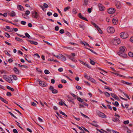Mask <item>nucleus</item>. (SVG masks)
<instances>
[{
  "label": "nucleus",
  "instance_id": "obj_1",
  "mask_svg": "<svg viewBox=\"0 0 133 133\" xmlns=\"http://www.w3.org/2000/svg\"><path fill=\"white\" fill-rule=\"evenodd\" d=\"M111 42L114 45H117L121 43L120 39L117 37L114 38L111 41Z\"/></svg>",
  "mask_w": 133,
  "mask_h": 133
},
{
  "label": "nucleus",
  "instance_id": "obj_2",
  "mask_svg": "<svg viewBox=\"0 0 133 133\" xmlns=\"http://www.w3.org/2000/svg\"><path fill=\"white\" fill-rule=\"evenodd\" d=\"M3 78L7 82L10 83H12L13 82L12 79L10 77L6 75H4L3 76Z\"/></svg>",
  "mask_w": 133,
  "mask_h": 133
},
{
  "label": "nucleus",
  "instance_id": "obj_3",
  "mask_svg": "<svg viewBox=\"0 0 133 133\" xmlns=\"http://www.w3.org/2000/svg\"><path fill=\"white\" fill-rule=\"evenodd\" d=\"M96 114L99 117L104 118H105L107 117L104 114L99 111L96 112Z\"/></svg>",
  "mask_w": 133,
  "mask_h": 133
},
{
  "label": "nucleus",
  "instance_id": "obj_4",
  "mask_svg": "<svg viewBox=\"0 0 133 133\" xmlns=\"http://www.w3.org/2000/svg\"><path fill=\"white\" fill-rule=\"evenodd\" d=\"M32 17L36 19H37L39 17V14L35 11L31 12Z\"/></svg>",
  "mask_w": 133,
  "mask_h": 133
},
{
  "label": "nucleus",
  "instance_id": "obj_5",
  "mask_svg": "<svg viewBox=\"0 0 133 133\" xmlns=\"http://www.w3.org/2000/svg\"><path fill=\"white\" fill-rule=\"evenodd\" d=\"M120 37L123 39H125L128 36V35L127 33L122 32L120 34Z\"/></svg>",
  "mask_w": 133,
  "mask_h": 133
},
{
  "label": "nucleus",
  "instance_id": "obj_6",
  "mask_svg": "<svg viewBox=\"0 0 133 133\" xmlns=\"http://www.w3.org/2000/svg\"><path fill=\"white\" fill-rule=\"evenodd\" d=\"M108 32L109 33H113L115 32V30L112 27H109L107 29Z\"/></svg>",
  "mask_w": 133,
  "mask_h": 133
},
{
  "label": "nucleus",
  "instance_id": "obj_7",
  "mask_svg": "<svg viewBox=\"0 0 133 133\" xmlns=\"http://www.w3.org/2000/svg\"><path fill=\"white\" fill-rule=\"evenodd\" d=\"M115 5L117 8L118 9H120L121 7V4L120 1H116L115 2Z\"/></svg>",
  "mask_w": 133,
  "mask_h": 133
},
{
  "label": "nucleus",
  "instance_id": "obj_8",
  "mask_svg": "<svg viewBox=\"0 0 133 133\" xmlns=\"http://www.w3.org/2000/svg\"><path fill=\"white\" fill-rule=\"evenodd\" d=\"M116 11L115 9L111 8L109 9L108 10V13L109 14H111L114 13Z\"/></svg>",
  "mask_w": 133,
  "mask_h": 133
},
{
  "label": "nucleus",
  "instance_id": "obj_9",
  "mask_svg": "<svg viewBox=\"0 0 133 133\" xmlns=\"http://www.w3.org/2000/svg\"><path fill=\"white\" fill-rule=\"evenodd\" d=\"M98 7L99 10L101 11H104L105 10L104 7L101 4H98Z\"/></svg>",
  "mask_w": 133,
  "mask_h": 133
},
{
  "label": "nucleus",
  "instance_id": "obj_10",
  "mask_svg": "<svg viewBox=\"0 0 133 133\" xmlns=\"http://www.w3.org/2000/svg\"><path fill=\"white\" fill-rule=\"evenodd\" d=\"M117 54L119 56L123 57L125 58L127 56V55L124 54V53H121L120 52H118Z\"/></svg>",
  "mask_w": 133,
  "mask_h": 133
},
{
  "label": "nucleus",
  "instance_id": "obj_11",
  "mask_svg": "<svg viewBox=\"0 0 133 133\" xmlns=\"http://www.w3.org/2000/svg\"><path fill=\"white\" fill-rule=\"evenodd\" d=\"M125 47L123 46H122L120 47V50L119 52L120 53H123L125 51Z\"/></svg>",
  "mask_w": 133,
  "mask_h": 133
},
{
  "label": "nucleus",
  "instance_id": "obj_12",
  "mask_svg": "<svg viewBox=\"0 0 133 133\" xmlns=\"http://www.w3.org/2000/svg\"><path fill=\"white\" fill-rule=\"evenodd\" d=\"M78 16L80 18L84 20L87 21H88V20L86 18L83 17L82 16L81 14L80 13H79L78 14Z\"/></svg>",
  "mask_w": 133,
  "mask_h": 133
},
{
  "label": "nucleus",
  "instance_id": "obj_13",
  "mask_svg": "<svg viewBox=\"0 0 133 133\" xmlns=\"http://www.w3.org/2000/svg\"><path fill=\"white\" fill-rule=\"evenodd\" d=\"M27 40L30 42V43L32 44H34L35 45H37L38 44V43L37 42L35 41H33L29 39H27Z\"/></svg>",
  "mask_w": 133,
  "mask_h": 133
},
{
  "label": "nucleus",
  "instance_id": "obj_14",
  "mask_svg": "<svg viewBox=\"0 0 133 133\" xmlns=\"http://www.w3.org/2000/svg\"><path fill=\"white\" fill-rule=\"evenodd\" d=\"M88 0H84L83 4V5L85 6H87L88 4Z\"/></svg>",
  "mask_w": 133,
  "mask_h": 133
},
{
  "label": "nucleus",
  "instance_id": "obj_15",
  "mask_svg": "<svg viewBox=\"0 0 133 133\" xmlns=\"http://www.w3.org/2000/svg\"><path fill=\"white\" fill-rule=\"evenodd\" d=\"M17 7L18 9L21 11H23L24 10L23 7L21 5H18Z\"/></svg>",
  "mask_w": 133,
  "mask_h": 133
},
{
  "label": "nucleus",
  "instance_id": "obj_16",
  "mask_svg": "<svg viewBox=\"0 0 133 133\" xmlns=\"http://www.w3.org/2000/svg\"><path fill=\"white\" fill-rule=\"evenodd\" d=\"M80 42L81 44H82L83 45L85 46H86L87 45L89 47L91 48H92V47L90 46L89 45L88 43H87L86 42H85V44L82 41H81Z\"/></svg>",
  "mask_w": 133,
  "mask_h": 133
},
{
  "label": "nucleus",
  "instance_id": "obj_17",
  "mask_svg": "<svg viewBox=\"0 0 133 133\" xmlns=\"http://www.w3.org/2000/svg\"><path fill=\"white\" fill-rule=\"evenodd\" d=\"M14 70L16 74H19V71L17 68L14 67Z\"/></svg>",
  "mask_w": 133,
  "mask_h": 133
},
{
  "label": "nucleus",
  "instance_id": "obj_18",
  "mask_svg": "<svg viewBox=\"0 0 133 133\" xmlns=\"http://www.w3.org/2000/svg\"><path fill=\"white\" fill-rule=\"evenodd\" d=\"M113 121L117 122L119 121L118 118L117 117H115L112 118V119Z\"/></svg>",
  "mask_w": 133,
  "mask_h": 133
},
{
  "label": "nucleus",
  "instance_id": "obj_19",
  "mask_svg": "<svg viewBox=\"0 0 133 133\" xmlns=\"http://www.w3.org/2000/svg\"><path fill=\"white\" fill-rule=\"evenodd\" d=\"M61 57V58H60L61 59L62 61H65L66 60V58L64 56L62 55L61 54H60Z\"/></svg>",
  "mask_w": 133,
  "mask_h": 133
},
{
  "label": "nucleus",
  "instance_id": "obj_20",
  "mask_svg": "<svg viewBox=\"0 0 133 133\" xmlns=\"http://www.w3.org/2000/svg\"><path fill=\"white\" fill-rule=\"evenodd\" d=\"M69 58L72 61L75 62H76L77 61V60H76L75 58H74V57H72L71 56H69Z\"/></svg>",
  "mask_w": 133,
  "mask_h": 133
},
{
  "label": "nucleus",
  "instance_id": "obj_21",
  "mask_svg": "<svg viewBox=\"0 0 133 133\" xmlns=\"http://www.w3.org/2000/svg\"><path fill=\"white\" fill-rule=\"evenodd\" d=\"M112 22L113 24L114 25L116 24L117 23V20L116 19H113L112 20Z\"/></svg>",
  "mask_w": 133,
  "mask_h": 133
},
{
  "label": "nucleus",
  "instance_id": "obj_22",
  "mask_svg": "<svg viewBox=\"0 0 133 133\" xmlns=\"http://www.w3.org/2000/svg\"><path fill=\"white\" fill-rule=\"evenodd\" d=\"M15 40L17 41H18L20 42H23V41L22 39H21L20 38H18L17 37H15Z\"/></svg>",
  "mask_w": 133,
  "mask_h": 133
},
{
  "label": "nucleus",
  "instance_id": "obj_23",
  "mask_svg": "<svg viewBox=\"0 0 133 133\" xmlns=\"http://www.w3.org/2000/svg\"><path fill=\"white\" fill-rule=\"evenodd\" d=\"M65 34L67 36H68L70 37H72V36L71 35V34L69 32L66 31L65 32Z\"/></svg>",
  "mask_w": 133,
  "mask_h": 133
},
{
  "label": "nucleus",
  "instance_id": "obj_24",
  "mask_svg": "<svg viewBox=\"0 0 133 133\" xmlns=\"http://www.w3.org/2000/svg\"><path fill=\"white\" fill-rule=\"evenodd\" d=\"M58 104L61 105H65L66 106H67L64 102H63L62 101L58 103Z\"/></svg>",
  "mask_w": 133,
  "mask_h": 133
},
{
  "label": "nucleus",
  "instance_id": "obj_25",
  "mask_svg": "<svg viewBox=\"0 0 133 133\" xmlns=\"http://www.w3.org/2000/svg\"><path fill=\"white\" fill-rule=\"evenodd\" d=\"M77 100L80 102H83V99L78 97H77Z\"/></svg>",
  "mask_w": 133,
  "mask_h": 133
},
{
  "label": "nucleus",
  "instance_id": "obj_26",
  "mask_svg": "<svg viewBox=\"0 0 133 133\" xmlns=\"http://www.w3.org/2000/svg\"><path fill=\"white\" fill-rule=\"evenodd\" d=\"M18 66L20 67H24L26 68H28V66L26 65H21L19 64H18Z\"/></svg>",
  "mask_w": 133,
  "mask_h": 133
},
{
  "label": "nucleus",
  "instance_id": "obj_27",
  "mask_svg": "<svg viewBox=\"0 0 133 133\" xmlns=\"http://www.w3.org/2000/svg\"><path fill=\"white\" fill-rule=\"evenodd\" d=\"M52 92L53 94H56L58 92V91L57 90L54 89L53 90H52Z\"/></svg>",
  "mask_w": 133,
  "mask_h": 133
},
{
  "label": "nucleus",
  "instance_id": "obj_28",
  "mask_svg": "<svg viewBox=\"0 0 133 133\" xmlns=\"http://www.w3.org/2000/svg\"><path fill=\"white\" fill-rule=\"evenodd\" d=\"M86 49H88V50H89L91 52H92L94 53V54L96 55H97V54L96 53V52H95V51H94L93 50H92L90 49V48H86Z\"/></svg>",
  "mask_w": 133,
  "mask_h": 133
},
{
  "label": "nucleus",
  "instance_id": "obj_29",
  "mask_svg": "<svg viewBox=\"0 0 133 133\" xmlns=\"http://www.w3.org/2000/svg\"><path fill=\"white\" fill-rule=\"evenodd\" d=\"M91 82L95 83H96V81L93 78L91 77L90 79L89 80Z\"/></svg>",
  "mask_w": 133,
  "mask_h": 133
},
{
  "label": "nucleus",
  "instance_id": "obj_30",
  "mask_svg": "<svg viewBox=\"0 0 133 133\" xmlns=\"http://www.w3.org/2000/svg\"><path fill=\"white\" fill-rule=\"evenodd\" d=\"M89 124H91V125H92L96 127H99V126L98 125L96 124L92 123H89Z\"/></svg>",
  "mask_w": 133,
  "mask_h": 133
},
{
  "label": "nucleus",
  "instance_id": "obj_31",
  "mask_svg": "<svg viewBox=\"0 0 133 133\" xmlns=\"http://www.w3.org/2000/svg\"><path fill=\"white\" fill-rule=\"evenodd\" d=\"M16 15L15 12L14 11H12L10 15L11 17L15 16Z\"/></svg>",
  "mask_w": 133,
  "mask_h": 133
},
{
  "label": "nucleus",
  "instance_id": "obj_32",
  "mask_svg": "<svg viewBox=\"0 0 133 133\" xmlns=\"http://www.w3.org/2000/svg\"><path fill=\"white\" fill-rule=\"evenodd\" d=\"M104 94L107 97H110V94L107 92H105Z\"/></svg>",
  "mask_w": 133,
  "mask_h": 133
},
{
  "label": "nucleus",
  "instance_id": "obj_33",
  "mask_svg": "<svg viewBox=\"0 0 133 133\" xmlns=\"http://www.w3.org/2000/svg\"><path fill=\"white\" fill-rule=\"evenodd\" d=\"M84 77L87 79H89V80H90V78H91V77H90L89 76H88L87 75V74H84Z\"/></svg>",
  "mask_w": 133,
  "mask_h": 133
},
{
  "label": "nucleus",
  "instance_id": "obj_34",
  "mask_svg": "<svg viewBox=\"0 0 133 133\" xmlns=\"http://www.w3.org/2000/svg\"><path fill=\"white\" fill-rule=\"evenodd\" d=\"M25 35L26 36L25 37H26V38L27 37L28 38H30V36L28 33H25Z\"/></svg>",
  "mask_w": 133,
  "mask_h": 133
},
{
  "label": "nucleus",
  "instance_id": "obj_35",
  "mask_svg": "<svg viewBox=\"0 0 133 133\" xmlns=\"http://www.w3.org/2000/svg\"><path fill=\"white\" fill-rule=\"evenodd\" d=\"M80 113L84 117L87 118L88 119H89V118L88 116H87L84 115L83 113H82V112H81Z\"/></svg>",
  "mask_w": 133,
  "mask_h": 133
},
{
  "label": "nucleus",
  "instance_id": "obj_36",
  "mask_svg": "<svg viewBox=\"0 0 133 133\" xmlns=\"http://www.w3.org/2000/svg\"><path fill=\"white\" fill-rule=\"evenodd\" d=\"M13 117H14L16 119H17V118L11 112L9 111L8 112Z\"/></svg>",
  "mask_w": 133,
  "mask_h": 133
},
{
  "label": "nucleus",
  "instance_id": "obj_37",
  "mask_svg": "<svg viewBox=\"0 0 133 133\" xmlns=\"http://www.w3.org/2000/svg\"><path fill=\"white\" fill-rule=\"evenodd\" d=\"M59 112L61 114L65 116L66 117H67V116L65 113H64V112H63L61 111L60 110V111H59Z\"/></svg>",
  "mask_w": 133,
  "mask_h": 133
},
{
  "label": "nucleus",
  "instance_id": "obj_38",
  "mask_svg": "<svg viewBox=\"0 0 133 133\" xmlns=\"http://www.w3.org/2000/svg\"><path fill=\"white\" fill-rule=\"evenodd\" d=\"M128 55L130 57H133V53L130 52L128 53Z\"/></svg>",
  "mask_w": 133,
  "mask_h": 133
},
{
  "label": "nucleus",
  "instance_id": "obj_39",
  "mask_svg": "<svg viewBox=\"0 0 133 133\" xmlns=\"http://www.w3.org/2000/svg\"><path fill=\"white\" fill-rule=\"evenodd\" d=\"M44 73L46 74H49L50 73L49 71L47 70H44Z\"/></svg>",
  "mask_w": 133,
  "mask_h": 133
},
{
  "label": "nucleus",
  "instance_id": "obj_40",
  "mask_svg": "<svg viewBox=\"0 0 133 133\" xmlns=\"http://www.w3.org/2000/svg\"><path fill=\"white\" fill-rule=\"evenodd\" d=\"M92 8L91 7L90 8H88V12L90 13L91 12V10L92 9Z\"/></svg>",
  "mask_w": 133,
  "mask_h": 133
},
{
  "label": "nucleus",
  "instance_id": "obj_41",
  "mask_svg": "<svg viewBox=\"0 0 133 133\" xmlns=\"http://www.w3.org/2000/svg\"><path fill=\"white\" fill-rule=\"evenodd\" d=\"M90 63L92 65H94L95 64V63L92 60L90 59Z\"/></svg>",
  "mask_w": 133,
  "mask_h": 133
},
{
  "label": "nucleus",
  "instance_id": "obj_42",
  "mask_svg": "<svg viewBox=\"0 0 133 133\" xmlns=\"http://www.w3.org/2000/svg\"><path fill=\"white\" fill-rule=\"evenodd\" d=\"M5 36L8 38H9L10 37V35L8 33L5 32Z\"/></svg>",
  "mask_w": 133,
  "mask_h": 133
},
{
  "label": "nucleus",
  "instance_id": "obj_43",
  "mask_svg": "<svg viewBox=\"0 0 133 133\" xmlns=\"http://www.w3.org/2000/svg\"><path fill=\"white\" fill-rule=\"evenodd\" d=\"M12 76L14 80H16L17 79V77L15 75H12Z\"/></svg>",
  "mask_w": 133,
  "mask_h": 133
},
{
  "label": "nucleus",
  "instance_id": "obj_44",
  "mask_svg": "<svg viewBox=\"0 0 133 133\" xmlns=\"http://www.w3.org/2000/svg\"><path fill=\"white\" fill-rule=\"evenodd\" d=\"M4 52L5 53V54H6L8 56H11L10 54L8 52V51H6V50L5 51H4Z\"/></svg>",
  "mask_w": 133,
  "mask_h": 133
},
{
  "label": "nucleus",
  "instance_id": "obj_45",
  "mask_svg": "<svg viewBox=\"0 0 133 133\" xmlns=\"http://www.w3.org/2000/svg\"><path fill=\"white\" fill-rule=\"evenodd\" d=\"M84 65L85 66L89 68H91V67L88 64H87L86 62H85V65Z\"/></svg>",
  "mask_w": 133,
  "mask_h": 133
},
{
  "label": "nucleus",
  "instance_id": "obj_46",
  "mask_svg": "<svg viewBox=\"0 0 133 133\" xmlns=\"http://www.w3.org/2000/svg\"><path fill=\"white\" fill-rule=\"evenodd\" d=\"M43 6L45 8H47L48 7V5L45 3L44 4Z\"/></svg>",
  "mask_w": 133,
  "mask_h": 133
},
{
  "label": "nucleus",
  "instance_id": "obj_47",
  "mask_svg": "<svg viewBox=\"0 0 133 133\" xmlns=\"http://www.w3.org/2000/svg\"><path fill=\"white\" fill-rule=\"evenodd\" d=\"M129 123V121L127 120L123 122V123L125 124H128Z\"/></svg>",
  "mask_w": 133,
  "mask_h": 133
},
{
  "label": "nucleus",
  "instance_id": "obj_48",
  "mask_svg": "<svg viewBox=\"0 0 133 133\" xmlns=\"http://www.w3.org/2000/svg\"><path fill=\"white\" fill-rule=\"evenodd\" d=\"M77 127L80 130H81L83 131H84V130L83 129L79 127L78 125H76Z\"/></svg>",
  "mask_w": 133,
  "mask_h": 133
},
{
  "label": "nucleus",
  "instance_id": "obj_49",
  "mask_svg": "<svg viewBox=\"0 0 133 133\" xmlns=\"http://www.w3.org/2000/svg\"><path fill=\"white\" fill-rule=\"evenodd\" d=\"M21 23L22 25H25L26 24V22L25 21H22L21 22Z\"/></svg>",
  "mask_w": 133,
  "mask_h": 133
},
{
  "label": "nucleus",
  "instance_id": "obj_50",
  "mask_svg": "<svg viewBox=\"0 0 133 133\" xmlns=\"http://www.w3.org/2000/svg\"><path fill=\"white\" fill-rule=\"evenodd\" d=\"M68 100L70 102L72 101L73 100V99L71 97H69L68 96Z\"/></svg>",
  "mask_w": 133,
  "mask_h": 133
},
{
  "label": "nucleus",
  "instance_id": "obj_51",
  "mask_svg": "<svg viewBox=\"0 0 133 133\" xmlns=\"http://www.w3.org/2000/svg\"><path fill=\"white\" fill-rule=\"evenodd\" d=\"M72 12L74 14H76L77 13L76 9H73L72 10Z\"/></svg>",
  "mask_w": 133,
  "mask_h": 133
},
{
  "label": "nucleus",
  "instance_id": "obj_52",
  "mask_svg": "<svg viewBox=\"0 0 133 133\" xmlns=\"http://www.w3.org/2000/svg\"><path fill=\"white\" fill-rule=\"evenodd\" d=\"M97 29L98 30L100 33L102 34V31L101 30L100 28L99 27Z\"/></svg>",
  "mask_w": 133,
  "mask_h": 133
},
{
  "label": "nucleus",
  "instance_id": "obj_53",
  "mask_svg": "<svg viewBox=\"0 0 133 133\" xmlns=\"http://www.w3.org/2000/svg\"><path fill=\"white\" fill-rule=\"evenodd\" d=\"M104 88L105 89H107L109 90L110 91H112V89H111L109 87L107 86H106L104 87Z\"/></svg>",
  "mask_w": 133,
  "mask_h": 133
},
{
  "label": "nucleus",
  "instance_id": "obj_54",
  "mask_svg": "<svg viewBox=\"0 0 133 133\" xmlns=\"http://www.w3.org/2000/svg\"><path fill=\"white\" fill-rule=\"evenodd\" d=\"M64 32V30L63 29H61L59 31V33L61 34H63Z\"/></svg>",
  "mask_w": 133,
  "mask_h": 133
},
{
  "label": "nucleus",
  "instance_id": "obj_55",
  "mask_svg": "<svg viewBox=\"0 0 133 133\" xmlns=\"http://www.w3.org/2000/svg\"><path fill=\"white\" fill-rule=\"evenodd\" d=\"M6 95L8 96H11V94L10 92H8L6 93Z\"/></svg>",
  "mask_w": 133,
  "mask_h": 133
},
{
  "label": "nucleus",
  "instance_id": "obj_56",
  "mask_svg": "<svg viewBox=\"0 0 133 133\" xmlns=\"http://www.w3.org/2000/svg\"><path fill=\"white\" fill-rule=\"evenodd\" d=\"M119 104L117 101H116L115 102V106L116 107H117L118 106Z\"/></svg>",
  "mask_w": 133,
  "mask_h": 133
},
{
  "label": "nucleus",
  "instance_id": "obj_57",
  "mask_svg": "<svg viewBox=\"0 0 133 133\" xmlns=\"http://www.w3.org/2000/svg\"><path fill=\"white\" fill-rule=\"evenodd\" d=\"M4 73L5 74L6 73V71L4 70H0V73L1 74H2L3 73Z\"/></svg>",
  "mask_w": 133,
  "mask_h": 133
},
{
  "label": "nucleus",
  "instance_id": "obj_58",
  "mask_svg": "<svg viewBox=\"0 0 133 133\" xmlns=\"http://www.w3.org/2000/svg\"><path fill=\"white\" fill-rule=\"evenodd\" d=\"M79 26L80 28L82 29L83 30H84V27L83 25H82L81 24H79Z\"/></svg>",
  "mask_w": 133,
  "mask_h": 133
},
{
  "label": "nucleus",
  "instance_id": "obj_59",
  "mask_svg": "<svg viewBox=\"0 0 133 133\" xmlns=\"http://www.w3.org/2000/svg\"><path fill=\"white\" fill-rule=\"evenodd\" d=\"M30 12L29 11L26 10V11L25 14L26 15H29L30 14Z\"/></svg>",
  "mask_w": 133,
  "mask_h": 133
},
{
  "label": "nucleus",
  "instance_id": "obj_60",
  "mask_svg": "<svg viewBox=\"0 0 133 133\" xmlns=\"http://www.w3.org/2000/svg\"><path fill=\"white\" fill-rule=\"evenodd\" d=\"M111 96L114 98L115 97V96H116L115 94L113 93H111Z\"/></svg>",
  "mask_w": 133,
  "mask_h": 133
},
{
  "label": "nucleus",
  "instance_id": "obj_61",
  "mask_svg": "<svg viewBox=\"0 0 133 133\" xmlns=\"http://www.w3.org/2000/svg\"><path fill=\"white\" fill-rule=\"evenodd\" d=\"M47 14L49 16H51L52 15V13L49 11L48 12Z\"/></svg>",
  "mask_w": 133,
  "mask_h": 133
},
{
  "label": "nucleus",
  "instance_id": "obj_62",
  "mask_svg": "<svg viewBox=\"0 0 133 133\" xmlns=\"http://www.w3.org/2000/svg\"><path fill=\"white\" fill-rule=\"evenodd\" d=\"M31 105H32V106H36V103H34V102H31Z\"/></svg>",
  "mask_w": 133,
  "mask_h": 133
},
{
  "label": "nucleus",
  "instance_id": "obj_63",
  "mask_svg": "<svg viewBox=\"0 0 133 133\" xmlns=\"http://www.w3.org/2000/svg\"><path fill=\"white\" fill-rule=\"evenodd\" d=\"M61 81L63 83H66V81L64 79H62Z\"/></svg>",
  "mask_w": 133,
  "mask_h": 133
},
{
  "label": "nucleus",
  "instance_id": "obj_64",
  "mask_svg": "<svg viewBox=\"0 0 133 133\" xmlns=\"http://www.w3.org/2000/svg\"><path fill=\"white\" fill-rule=\"evenodd\" d=\"M36 69L37 70L38 72H42V71L41 70V69L38 68H36Z\"/></svg>",
  "mask_w": 133,
  "mask_h": 133
}]
</instances>
